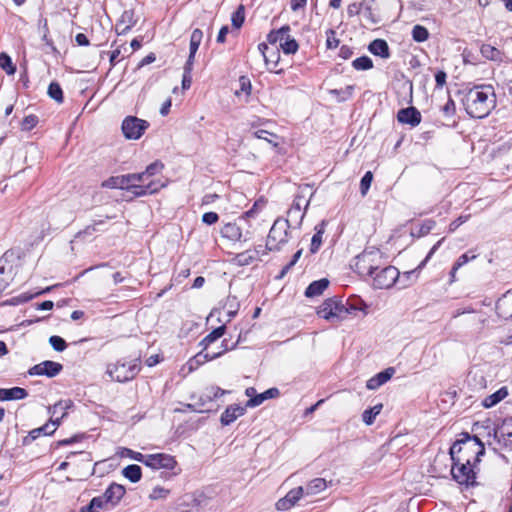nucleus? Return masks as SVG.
Listing matches in <instances>:
<instances>
[{
	"label": "nucleus",
	"mask_w": 512,
	"mask_h": 512,
	"mask_svg": "<svg viewBox=\"0 0 512 512\" xmlns=\"http://www.w3.org/2000/svg\"><path fill=\"white\" fill-rule=\"evenodd\" d=\"M484 445L477 436H466L465 440L455 442L450 448L454 461L451 473L455 481L461 485H473L476 479L474 467L484 454Z\"/></svg>",
	"instance_id": "obj_1"
},
{
	"label": "nucleus",
	"mask_w": 512,
	"mask_h": 512,
	"mask_svg": "<svg viewBox=\"0 0 512 512\" xmlns=\"http://www.w3.org/2000/svg\"><path fill=\"white\" fill-rule=\"evenodd\" d=\"M466 112L474 118H484L495 106V94L492 86H475L464 98Z\"/></svg>",
	"instance_id": "obj_2"
},
{
	"label": "nucleus",
	"mask_w": 512,
	"mask_h": 512,
	"mask_svg": "<svg viewBox=\"0 0 512 512\" xmlns=\"http://www.w3.org/2000/svg\"><path fill=\"white\" fill-rule=\"evenodd\" d=\"M226 327L224 325L214 329L210 332L200 343L199 346L202 347L199 353H197L192 359H190L187 363L189 366V370L192 371L199 365L205 363L206 361L216 359L227 352L229 349H233L236 344H234L231 348L228 347L227 341L223 340L221 343V348L218 350L211 349V345L216 342L219 338H221L225 333Z\"/></svg>",
	"instance_id": "obj_3"
},
{
	"label": "nucleus",
	"mask_w": 512,
	"mask_h": 512,
	"mask_svg": "<svg viewBox=\"0 0 512 512\" xmlns=\"http://www.w3.org/2000/svg\"><path fill=\"white\" fill-rule=\"evenodd\" d=\"M383 264L381 251L377 248L370 247L357 255L353 259L351 266L361 276H372Z\"/></svg>",
	"instance_id": "obj_4"
},
{
	"label": "nucleus",
	"mask_w": 512,
	"mask_h": 512,
	"mask_svg": "<svg viewBox=\"0 0 512 512\" xmlns=\"http://www.w3.org/2000/svg\"><path fill=\"white\" fill-rule=\"evenodd\" d=\"M290 223L288 219L278 218L274 221L266 241L269 251H281L290 238Z\"/></svg>",
	"instance_id": "obj_5"
},
{
	"label": "nucleus",
	"mask_w": 512,
	"mask_h": 512,
	"mask_svg": "<svg viewBox=\"0 0 512 512\" xmlns=\"http://www.w3.org/2000/svg\"><path fill=\"white\" fill-rule=\"evenodd\" d=\"M140 371L138 359L125 361L118 360L107 365L106 373L117 382L124 383L136 377Z\"/></svg>",
	"instance_id": "obj_6"
},
{
	"label": "nucleus",
	"mask_w": 512,
	"mask_h": 512,
	"mask_svg": "<svg viewBox=\"0 0 512 512\" xmlns=\"http://www.w3.org/2000/svg\"><path fill=\"white\" fill-rule=\"evenodd\" d=\"M317 314L328 321L338 323L346 319L350 310L338 298H329L319 307Z\"/></svg>",
	"instance_id": "obj_7"
},
{
	"label": "nucleus",
	"mask_w": 512,
	"mask_h": 512,
	"mask_svg": "<svg viewBox=\"0 0 512 512\" xmlns=\"http://www.w3.org/2000/svg\"><path fill=\"white\" fill-rule=\"evenodd\" d=\"M119 177V189H126L131 191L135 196H144L153 194L165 186L164 183L159 181H149L147 185L135 184L131 174L121 175Z\"/></svg>",
	"instance_id": "obj_8"
},
{
	"label": "nucleus",
	"mask_w": 512,
	"mask_h": 512,
	"mask_svg": "<svg viewBox=\"0 0 512 512\" xmlns=\"http://www.w3.org/2000/svg\"><path fill=\"white\" fill-rule=\"evenodd\" d=\"M149 126L150 125L146 120L140 119L136 116H127L122 122L121 129L126 139L138 140L142 137Z\"/></svg>",
	"instance_id": "obj_9"
},
{
	"label": "nucleus",
	"mask_w": 512,
	"mask_h": 512,
	"mask_svg": "<svg viewBox=\"0 0 512 512\" xmlns=\"http://www.w3.org/2000/svg\"><path fill=\"white\" fill-rule=\"evenodd\" d=\"M399 271L393 266H385L376 271L373 275V286L376 289L391 288L399 277Z\"/></svg>",
	"instance_id": "obj_10"
},
{
	"label": "nucleus",
	"mask_w": 512,
	"mask_h": 512,
	"mask_svg": "<svg viewBox=\"0 0 512 512\" xmlns=\"http://www.w3.org/2000/svg\"><path fill=\"white\" fill-rule=\"evenodd\" d=\"M494 444L499 445L501 448L512 449V417L506 418L501 425L494 429L493 432ZM492 446V442H488Z\"/></svg>",
	"instance_id": "obj_11"
},
{
	"label": "nucleus",
	"mask_w": 512,
	"mask_h": 512,
	"mask_svg": "<svg viewBox=\"0 0 512 512\" xmlns=\"http://www.w3.org/2000/svg\"><path fill=\"white\" fill-rule=\"evenodd\" d=\"M63 369L62 364L50 360L43 361L34 365L28 370L29 375L47 376L49 378L55 377Z\"/></svg>",
	"instance_id": "obj_12"
},
{
	"label": "nucleus",
	"mask_w": 512,
	"mask_h": 512,
	"mask_svg": "<svg viewBox=\"0 0 512 512\" xmlns=\"http://www.w3.org/2000/svg\"><path fill=\"white\" fill-rule=\"evenodd\" d=\"M223 238H226L232 242H246L251 239V233L246 231L245 233L242 231L241 226L234 223H226L220 231Z\"/></svg>",
	"instance_id": "obj_13"
},
{
	"label": "nucleus",
	"mask_w": 512,
	"mask_h": 512,
	"mask_svg": "<svg viewBox=\"0 0 512 512\" xmlns=\"http://www.w3.org/2000/svg\"><path fill=\"white\" fill-rule=\"evenodd\" d=\"M145 465L152 469H173L176 461L173 456L164 453L146 455Z\"/></svg>",
	"instance_id": "obj_14"
},
{
	"label": "nucleus",
	"mask_w": 512,
	"mask_h": 512,
	"mask_svg": "<svg viewBox=\"0 0 512 512\" xmlns=\"http://www.w3.org/2000/svg\"><path fill=\"white\" fill-rule=\"evenodd\" d=\"M304 495L303 487H297L290 490L283 498L279 499L276 503V508L279 511H286L292 508L297 501Z\"/></svg>",
	"instance_id": "obj_15"
},
{
	"label": "nucleus",
	"mask_w": 512,
	"mask_h": 512,
	"mask_svg": "<svg viewBox=\"0 0 512 512\" xmlns=\"http://www.w3.org/2000/svg\"><path fill=\"white\" fill-rule=\"evenodd\" d=\"M258 50L262 54L268 69L272 71L277 66L280 58L278 47H270L266 43H260L258 45Z\"/></svg>",
	"instance_id": "obj_16"
},
{
	"label": "nucleus",
	"mask_w": 512,
	"mask_h": 512,
	"mask_svg": "<svg viewBox=\"0 0 512 512\" xmlns=\"http://www.w3.org/2000/svg\"><path fill=\"white\" fill-rule=\"evenodd\" d=\"M497 315L502 319L512 318V291H508L498 299L495 305Z\"/></svg>",
	"instance_id": "obj_17"
},
{
	"label": "nucleus",
	"mask_w": 512,
	"mask_h": 512,
	"mask_svg": "<svg viewBox=\"0 0 512 512\" xmlns=\"http://www.w3.org/2000/svg\"><path fill=\"white\" fill-rule=\"evenodd\" d=\"M125 492L126 490L124 486L117 483H112L106 489L102 496L104 497L105 501H107V503L110 505V507L114 508L123 498Z\"/></svg>",
	"instance_id": "obj_18"
},
{
	"label": "nucleus",
	"mask_w": 512,
	"mask_h": 512,
	"mask_svg": "<svg viewBox=\"0 0 512 512\" xmlns=\"http://www.w3.org/2000/svg\"><path fill=\"white\" fill-rule=\"evenodd\" d=\"M397 120L402 124L415 127L421 122V114L415 107H408L398 111Z\"/></svg>",
	"instance_id": "obj_19"
},
{
	"label": "nucleus",
	"mask_w": 512,
	"mask_h": 512,
	"mask_svg": "<svg viewBox=\"0 0 512 512\" xmlns=\"http://www.w3.org/2000/svg\"><path fill=\"white\" fill-rule=\"evenodd\" d=\"M137 20L133 10H125L116 23L115 30L118 35L126 34L135 24Z\"/></svg>",
	"instance_id": "obj_20"
},
{
	"label": "nucleus",
	"mask_w": 512,
	"mask_h": 512,
	"mask_svg": "<svg viewBox=\"0 0 512 512\" xmlns=\"http://www.w3.org/2000/svg\"><path fill=\"white\" fill-rule=\"evenodd\" d=\"M245 413V408L240 405H231L222 413L221 424L227 426Z\"/></svg>",
	"instance_id": "obj_21"
},
{
	"label": "nucleus",
	"mask_w": 512,
	"mask_h": 512,
	"mask_svg": "<svg viewBox=\"0 0 512 512\" xmlns=\"http://www.w3.org/2000/svg\"><path fill=\"white\" fill-rule=\"evenodd\" d=\"M27 391L21 387H13L10 389H0V401L20 400L26 398Z\"/></svg>",
	"instance_id": "obj_22"
},
{
	"label": "nucleus",
	"mask_w": 512,
	"mask_h": 512,
	"mask_svg": "<svg viewBox=\"0 0 512 512\" xmlns=\"http://www.w3.org/2000/svg\"><path fill=\"white\" fill-rule=\"evenodd\" d=\"M328 486L324 478H315L307 483L304 489V495L314 496L324 491Z\"/></svg>",
	"instance_id": "obj_23"
},
{
	"label": "nucleus",
	"mask_w": 512,
	"mask_h": 512,
	"mask_svg": "<svg viewBox=\"0 0 512 512\" xmlns=\"http://www.w3.org/2000/svg\"><path fill=\"white\" fill-rule=\"evenodd\" d=\"M369 51L376 55L380 56L381 58H389V46L387 42L383 39H375L369 44Z\"/></svg>",
	"instance_id": "obj_24"
},
{
	"label": "nucleus",
	"mask_w": 512,
	"mask_h": 512,
	"mask_svg": "<svg viewBox=\"0 0 512 512\" xmlns=\"http://www.w3.org/2000/svg\"><path fill=\"white\" fill-rule=\"evenodd\" d=\"M110 509V505L107 503V501H105L104 497L101 495L94 497L87 506L81 508L80 512H100L101 510Z\"/></svg>",
	"instance_id": "obj_25"
},
{
	"label": "nucleus",
	"mask_w": 512,
	"mask_h": 512,
	"mask_svg": "<svg viewBox=\"0 0 512 512\" xmlns=\"http://www.w3.org/2000/svg\"><path fill=\"white\" fill-rule=\"evenodd\" d=\"M329 286V281L326 278L312 282L306 289L305 295L307 297H315L321 295Z\"/></svg>",
	"instance_id": "obj_26"
},
{
	"label": "nucleus",
	"mask_w": 512,
	"mask_h": 512,
	"mask_svg": "<svg viewBox=\"0 0 512 512\" xmlns=\"http://www.w3.org/2000/svg\"><path fill=\"white\" fill-rule=\"evenodd\" d=\"M325 227H326V223L324 221H322L321 223H319L318 225L315 226L316 232L313 235V237L311 239V244H310V253L311 254H315L321 247L322 237L325 232Z\"/></svg>",
	"instance_id": "obj_27"
},
{
	"label": "nucleus",
	"mask_w": 512,
	"mask_h": 512,
	"mask_svg": "<svg viewBox=\"0 0 512 512\" xmlns=\"http://www.w3.org/2000/svg\"><path fill=\"white\" fill-rule=\"evenodd\" d=\"M279 395V390L277 388H270L265 392L256 395L253 398H250L247 402V406L256 407L262 404L265 400L275 398Z\"/></svg>",
	"instance_id": "obj_28"
},
{
	"label": "nucleus",
	"mask_w": 512,
	"mask_h": 512,
	"mask_svg": "<svg viewBox=\"0 0 512 512\" xmlns=\"http://www.w3.org/2000/svg\"><path fill=\"white\" fill-rule=\"evenodd\" d=\"M289 32L290 27L287 25L283 26L279 30L271 31L267 36V40L272 46H277V43H279L280 46L284 42L285 38L288 37Z\"/></svg>",
	"instance_id": "obj_29"
},
{
	"label": "nucleus",
	"mask_w": 512,
	"mask_h": 512,
	"mask_svg": "<svg viewBox=\"0 0 512 512\" xmlns=\"http://www.w3.org/2000/svg\"><path fill=\"white\" fill-rule=\"evenodd\" d=\"M507 395H508L507 388L502 387L495 393L487 396L483 400L482 404L485 408H491V407L495 406L496 404H498L501 400H503Z\"/></svg>",
	"instance_id": "obj_30"
},
{
	"label": "nucleus",
	"mask_w": 512,
	"mask_h": 512,
	"mask_svg": "<svg viewBox=\"0 0 512 512\" xmlns=\"http://www.w3.org/2000/svg\"><path fill=\"white\" fill-rule=\"evenodd\" d=\"M72 406L71 400H64L59 401L58 403L54 404L53 407L49 409V412L51 413V416H56L59 412H61V415L59 416L60 420L64 418L67 414V410ZM58 418V416L56 417Z\"/></svg>",
	"instance_id": "obj_31"
},
{
	"label": "nucleus",
	"mask_w": 512,
	"mask_h": 512,
	"mask_svg": "<svg viewBox=\"0 0 512 512\" xmlns=\"http://www.w3.org/2000/svg\"><path fill=\"white\" fill-rule=\"evenodd\" d=\"M122 474L133 483L138 482L142 476L140 466L135 464L125 467L122 471Z\"/></svg>",
	"instance_id": "obj_32"
},
{
	"label": "nucleus",
	"mask_w": 512,
	"mask_h": 512,
	"mask_svg": "<svg viewBox=\"0 0 512 512\" xmlns=\"http://www.w3.org/2000/svg\"><path fill=\"white\" fill-rule=\"evenodd\" d=\"M483 57L491 61H501V52L489 44H483L480 48Z\"/></svg>",
	"instance_id": "obj_33"
},
{
	"label": "nucleus",
	"mask_w": 512,
	"mask_h": 512,
	"mask_svg": "<svg viewBox=\"0 0 512 512\" xmlns=\"http://www.w3.org/2000/svg\"><path fill=\"white\" fill-rule=\"evenodd\" d=\"M257 258H258V252L256 250H254V251L248 250V251L237 254L235 257V261L237 264L244 266V265L251 264Z\"/></svg>",
	"instance_id": "obj_34"
},
{
	"label": "nucleus",
	"mask_w": 512,
	"mask_h": 512,
	"mask_svg": "<svg viewBox=\"0 0 512 512\" xmlns=\"http://www.w3.org/2000/svg\"><path fill=\"white\" fill-rule=\"evenodd\" d=\"M382 410V404H377L374 407L367 409L362 414V420L366 425L373 424L377 415L380 414Z\"/></svg>",
	"instance_id": "obj_35"
},
{
	"label": "nucleus",
	"mask_w": 512,
	"mask_h": 512,
	"mask_svg": "<svg viewBox=\"0 0 512 512\" xmlns=\"http://www.w3.org/2000/svg\"><path fill=\"white\" fill-rule=\"evenodd\" d=\"M48 95L50 98L55 100L57 103L63 102V91L57 82L50 83L48 87Z\"/></svg>",
	"instance_id": "obj_36"
},
{
	"label": "nucleus",
	"mask_w": 512,
	"mask_h": 512,
	"mask_svg": "<svg viewBox=\"0 0 512 512\" xmlns=\"http://www.w3.org/2000/svg\"><path fill=\"white\" fill-rule=\"evenodd\" d=\"M429 32L422 25H415L412 29V38L416 42H424L428 39Z\"/></svg>",
	"instance_id": "obj_37"
},
{
	"label": "nucleus",
	"mask_w": 512,
	"mask_h": 512,
	"mask_svg": "<svg viewBox=\"0 0 512 512\" xmlns=\"http://www.w3.org/2000/svg\"><path fill=\"white\" fill-rule=\"evenodd\" d=\"M0 67L5 70L8 75H13L16 71V67L13 65L10 56L6 53L0 54Z\"/></svg>",
	"instance_id": "obj_38"
},
{
	"label": "nucleus",
	"mask_w": 512,
	"mask_h": 512,
	"mask_svg": "<svg viewBox=\"0 0 512 512\" xmlns=\"http://www.w3.org/2000/svg\"><path fill=\"white\" fill-rule=\"evenodd\" d=\"M245 20V11L244 6L240 5L237 10L232 14L231 22L232 26L236 29H239Z\"/></svg>",
	"instance_id": "obj_39"
},
{
	"label": "nucleus",
	"mask_w": 512,
	"mask_h": 512,
	"mask_svg": "<svg viewBox=\"0 0 512 512\" xmlns=\"http://www.w3.org/2000/svg\"><path fill=\"white\" fill-rule=\"evenodd\" d=\"M352 66L356 70H368V69H371L373 67V62H372V60L369 57L362 56V57H359V58L355 59L352 62Z\"/></svg>",
	"instance_id": "obj_40"
},
{
	"label": "nucleus",
	"mask_w": 512,
	"mask_h": 512,
	"mask_svg": "<svg viewBox=\"0 0 512 512\" xmlns=\"http://www.w3.org/2000/svg\"><path fill=\"white\" fill-rule=\"evenodd\" d=\"M202 37H203V33L200 29L193 30L191 37H190V47H189V49H190V51H192V53L197 52L199 45L201 43Z\"/></svg>",
	"instance_id": "obj_41"
},
{
	"label": "nucleus",
	"mask_w": 512,
	"mask_h": 512,
	"mask_svg": "<svg viewBox=\"0 0 512 512\" xmlns=\"http://www.w3.org/2000/svg\"><path fill=\"white\" fill-rule=\"evenodd\" d=\"M284 53L286 54H294L298 50V43L294 38H291L290 35H288L287 38H285L284 42L280 45Z\"/></svg>",
	"instance_id": "obj_42"
},
{
	"label": "nucleus",
	"mask_w": 512,
	"mask_h": 512,
	"mask_svg": "<svg viewBox=\"0 0 512 512\" xmlns=\"http://www.w3.org/2000/svg\"><path fill=\"white\" fill-rule=\"evenodd\" d=\"M38 123V117L36 115H27L21 122V129L29 131L33 129Z\"/></svg>",
	"instance_id": "obj_43"
},
{
	"label": "nucleus",
	"mask_w": 512,
	"mask_h": 512,
	"mask_svg": "<svg viewBox=\"0 0 512 512\" xmlns=\"http://www.w3.org/2000/svg\"><path fill=\"white\" fill-rule=\"evenodd\" d=\"M170 491L164 487L156 486L152 489L149 498L152 500L165 499L169 495Z\"/></svg>",
	"instance_id": "obj_44"
},
{
	"label": "nucleus",
	"mask_w": 512,
	"mask_h": 512,
	"mask_svg": "<svg viewBox=\"0 0 512 512\" xmlns=\"http://www.w3.org/2000/svg\"><path fill=\"white\" fill-rule=\"evenodd\" d=\"M372 180H373L372 172L367 171L365 173V175L362 177L361 182H360V191L363 196L366 195L367 191L369 190Z\"/></svg>",
	"instance_id": "obj_45"
},
{
	"label": "nucleus",
	"mask_w": 512,
	"mask_h": 512,
	"mask_svg": "<svg viewBox=\"0 0 512 512\" xmlns=\"http://www.w3.org/2000/svg\"><path fill=\"white\" fill-rule=\"evenodd\" d=\"M49 343L58 352H61V351L65 350V348H66V342L60 336H56V335L51 336L49 338Z\"/></svg>",
	"instance_id": "obj_46"
},
{
	"label": "nucleus",
	"mask_w": 512,
	"mask_h": 512,
	"mask_svg": "<svg viewBox=\"0 0 512 512\" xmlns=\"http://www.w3.org/2000/svg\"><path fill=\"white\" fill-rule=\"evenodd\" d=\"M394 374H395V369L393 367H389V368L385 369L384 371H381L380 373H378L375 376L378 379V381L381 383V385H383L387 381H389Z\"/></svg>",
	"instance_id": "obj_47"
},
{
	"label": "nucleus",
	"mask_w": 512,
	"mask_h": 512,
	"mask_svg": "<svg viewBox=\"0 0 512 512\" xmlns=\"http://www.w3.org/2000/svg\"><path fill=\"white\" fill-rule=\"evenodd\" d=\"M339 45V40L336 38V32L332 29L326 32V46L329 49H334Z\"/></svg>",
	"instance_id": "obj_48"
},
{
	"label": "nucleus",
	"mask_w": 512,
	"mask_h": 512,
	"mask_svg": "<svg viewBox=\"0 0 512 512\" xmlns=\"http://www.w3.org/2000/svg\"><path fill=\"white\" fill-rule=\"evenodd\" d=\"M163 168H164V165L161 162L156 161V162L151 163L149 166H147L145 173L147 174L148 177H151V176L161 172Z\"/></svg>",
	"instance_id": "obj_49"
},
{
	"label": "nucleus",
	"mask_w": 512,
	"mask_h": 512,
	"mask_svg": "<svg viewBox=\"0 0 512 512\" xmlns=\"http://www.w3.org/2000/svg\"><path fill=\"white\" fill-rule=\"evenodd\" d=\"M60 424V418H55L53 419V417L51 416V420L50 422L44 424L42 427H46V430L44 431V435H52L56 428L59 426Z\"/></svg>",
	"instance_id": "obj_50"
},
{
	"label": "nucleus",
	"mask_w": 512,
	"mask_h": 512,
	"mask_svg": "<svg viewBox=\"0 0 512 512\" xmlns=\"http://www.w3.org/2000/svg\"><path fill=\"white\" fill-rule=\"evenodd\" d=\"M289 217H298L300 220L303 219L304 214L301 212V204L298 201H294L291 208L288 211Z\"/></svg>",
	"instance_id": "obj_51"
},
{
	"label": "nucleus",
	"mask_w": 512,
	"mask_h": 512,
	"mask_svg": "<svg viewBox=\"0 0 512 512\" xmlns=\"http://www.w3.org/2000/svg\"><path fill=\"white\" fill-rule=\"evenodd\" d=\"M303 252V249H299L292 257L291 261L282 269L280 277H283L299 260Z\"/></svg>",
	"instance_id": "obj_52"
},
{
	"label": "nucleus",
	"mask_w": 512,
	"mask_h": 512,
	"mask_svg": "<svg viewBox=\"0 0 512 512\" xmlns=\"http://www.w3.org/2000/svg\"><path fill=\"white\" fill-rule=\"evenodd\" d=\"M441 110L446 117L453 116L455 113L454 101L451 98H449Z\"/></svg>",
	"instance_id": "obj_53"
},
{
	"label": "nucleus",
	"mask_w": 512,
	"mask_h": 512,
	"mask_svg": "<svg viewBox=\"0 0 512 512\" xmlns=\"http://www.w3.org/2000/svg\"><path fill=\"white\" fill-rule=\"evenodd\" d=\"M219 219V216L215 212H207L202 215V222L207 225L215 224Z\"/></svg>",
	"instance_id": "obj_54"
},
{
	"label": "nucleus",
	"mask_w": 512,
	"mask_h": 512,
	"mask_svg": "<svg viewBox=\"0 0 512 512\" xmlns=\"http://www.w3.org/2000/svg\"><path fill=\"white\" fill-rule=\"evenodd\" d=\"M476 258V255L469 256L468 253L462 254L454 263L455 269H459L466 263H468L470 260H473Z\"/></svg>",
	"instance_id": "obj_55"
},
{
	"label": "nucleus",
	"mask_w": 512,
	"mask_h": 512,
	"mask_svg": "<svg viewBox=\"0 0 512 512\" xmlns=\"http://www.w3.org/2000/svg\"><path fill=\"white\" fill-rule=\"evenodd\" d=\"M347 308L350 310V314L356 310H361L366 313L367 305L360 299H356L355 302L349 303Z\"/></svg>",
	"instance_id": "obj_56"
},
{
	"label": "nucleus",
	"mask_w": 512,
	"mask_h": 512,
	"mask_svg": "<svg viewBox=\"0 0 512 512\" xmlns=\"http://www.w3.org/2000/svg\"><path fill=\"white\" fill-rule=\"evenodd\" d=\"M131 177L133 178L134 183L138 185H145L144 183L147 182L149 178L145 171L142 173L131 174Z\"/></svg>",
	"instance_id": "obj_57"
},
{
	"label": "nucleus",
	"mask_w": 512,
	"mask_h": 512,
	"mask_svg": "<svg viewBox=\"0 0 512 512\" xmlns=\"http://www.w3.org/2000/svg\"><path fill=\"white\" fill-rule=\"evenodd\" d=\"M191 72L192 71L184 70L183 78H182V88L184 90L190 88V86H191V83H192Z\"/></svg>",
	"instance_id": "obj_58"
},
{
	"label": "nucleus",
	"mask_w": 512,
	"mask_h": 512,
	"mask_svg": "<svg viewBox=\"0 0 512 512\" xmlns=\"http://www.w3.org/2000/svg\"><path fill=\"white\" fill-rule=\"evenodd\" d=\"M102 185L107 188H118L119 189V177L118 176L110 177L109 179L104 181Z\"/></svg>",
	"instance_id": "obj_59"
},
{
	"label": "nucleus",
	"mask_w": 512,
	"mask_h": 512,
	"mask_svg": "<svg viewBox=\"0 0 512 512\" xmlns=\"http://www.w3.org/2000/svg\"><path fill=\"white\" fill-rule=\"evenodd\" d=\"M446 78H447V75L444 71H438L436 74H435V81H436V85L437 87H443V85L446 83Z\"/></svg>",
	"instance_id": "obj_60"
},
{
	"label": "nucleus",
	"mask_w": 512,
	"mask_h": 512,
	"mask_svg": "<svg viewBox=\"0 0 512 512\" xmlns=\"http://www.w3.org/2000/svg\"><path fill=\"white\" fill-rule=\"evenodd\" d=\"M381 385V383L378 381V379L376 378V376L370 378L367 383H366V387L367 389L369 390H376L378 389Z\"/></svg>",
	"instance_id": "obj_61"
},
{
	"label": "nucleus",
	"mask_w": 512,
	"mask_h": 512,
	"mask_svg": "<svg viewBox=\"0 0 512 512\" xmlns=\"http://www.w3.org/2000/svg\"><path fill=\"white\" fill-rule=\"evenodd\" d=\"M127 452L132 459L139 461L145 465L146 455H143L139 452H133L132 450L129 449H127Z\"/></svg>",
	"instance_id": "obj_62"
},
{
	"label": "nucleus",
	"mask_w": 512,
	"mask_h": 512,
	"mask_svg": "<svg viewBox=\"0 0 512 512\" xmlns=\"http://www.w3.org/2000/svg\"><path fill=\"white\" fill-rule=\"evenodd\" d=\"M353 54L352 50L350 47L348 46H345L343 45L341 48H340V51H339V56L343 59H349L351 57V55Z\"/></svg>",
	"instance_id": "obj_63"
},
{
	"label": "nucleus",
	"mask_w": 512,
	"mask_h": 512,
	"mask_svg": "<svg viewBox=\"0 0 512 512\" xmlns=\"http://www.w3.org/2000/svg\"><path fill=\"white\" fill-rule=\"evenodd\" d=\"M360 12V4L352 3L347 8V13L349 16L357 15Z\"/></svg>",
	"instance_id": "obj_64"
}]
</instances>
